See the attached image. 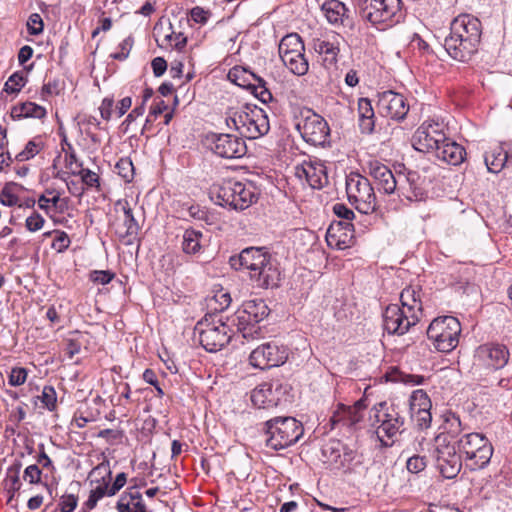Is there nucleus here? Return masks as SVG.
Instances as JSON below:
<instances>
[{"mask_svg": "<svg viewBox=\"0 0 512 512\" xmlns=\"http://www.w3.org/2000/svg\"><path fill=\"white\" fill-rule=\"evenodd\" d=\"M482 35L480 20L470 14L458 15L450 24L444 48L448 55L459 62H469L478 52Z\"/></svg>", "mask_w": 512, "mask_h": 512, "instance_id": "1", "label": "nucleus"}, {"mask_svg": "<svg viewBox=\"0 0 512 512\" xmlns=\"http://www.w3.org/2000/svg\"><path fill=\"white\" fill-rule=\"evenodd\" d=\"M421 288L409 286L400 294L401 306L390 304L383 313V328L389 335L402 336L415 326L423 315Z\"/></svg>", "mask_w": 512, "mask_h": 512, "instance_id": "2", "label": "nucleus"}, {"mask_svg": "<svg viewBox=\"0 0 512 512\" xmlns=\"http://www.w3.org/2000/svg\"><path fill=\"white\" fill-rule=\"evenodd\" d=\"M225 122L228 128L238 131L241 136L248 139H258L267 134L270 129L267 114L255 105L247 104L229 108Z\"/></svg>", "mask_w": 512, "mask_h": 512, "instance_id": "3", "label": "nucleus"}, {"mask_svg": "<svg viewBox=\"0 0 512 512\" xmlns=\"http://www.w3.org/2000/svg\"><path fill=\"white\" fill-rule=\"evenodd\" d=\"M369 422L384 447H391L405 430V418L397 407L387 402L375 404L369 411Z\"/></svg>", "mask_w": 512, "mask_h": 512, "instance_id": "4", "label": "nucleus"}, {"mask_svg": "<svg viewBox=\"0 0 512 512\" xmlns=\"http://www.w3.org/2000/svg\"><path fill=\"white\" fill-rule=\"evenodd\" d=\"M210 194L218 205L236 211L249 208L257 202L259 196L257 188L252 183L234 179H227L214 184L210 189Z\"/></svg>", "mask_w": 512, "mask_h": 512, "instance_id": "5", "label": "nucleus"}, {"mask_svg": "<svg viewBox=\"0 0 512 512\" xmlns=\"http://www.w3.org/2000/svg\"><path fill=\"white\" fill-rule=\"evenodd\" d=\"M359 16L379 30H385L403 19L401 0H359Z\"/></svg>", "mask_w": 512, "mask_h": 512, "instance_id": "6", "label": "nucleus"}, {"mask_svg": "<svg viewBox=\"0 0 512 512\" xmlns=\"http://www.w3.org/2000/svg\"><path fill=\"white\" fill-rule=\"evenodd\" d=\"M266 446L273 450H282L295 444L303 435L300 421L294 417H275L265 422Z\"/></svg>", "mask_w": 512, "mask_h": 512, "instance_id": "7", "label": "nucleus"}, {"mask_svg": "<svg viewBox=\"0 0 512 512\" xmlns=\"http://www.w3.org/2000/svg\"><path fill=\"white\" fill-rule=\"evenodd\" d=\"M199 342L208 352H217L232 338L231 328L216 314H208L195 326Z\"/></svg>", "mask_w": 512, "mask_h": 512, "instance_id": "8", "label": "nucleus"}, {"mask_svg": "<svg viewBox=\"0 0 512 512\" xmlns=\"http://www.w3.org/2000/svg\"><path fill=\"white\" fill-rule=\"evenodd\" d=\"M458 450L464 455L466 465L471 470L486 467L493 455V446L481 433H466L457 440Z\"/></svg>", "mask_w": 512, "mask_h": 512, "instance_id": "9", "label": "nucleus"}, {"mask_svg": "<svg viewBox=\"0 0 512 512\" xmlns=\"http://www.w3.org/2000/svg\"><path fill=\"white\" fill-rule=\"evenodd\" d=\"M461 330V324L456 317H438L428 326L427 337L437 351L449 353L458 346Z\"/></svg>", "mask_w": 512, "mask_h": 512, "instance_id": "10", "label": "nucleus"}, {"mask_svg": "<svg viewBox=\"0 0 512 512\" xmlns=\"http://www.w3.org/2000/svg\"><path fill=\"white\" fill-rule=\"evenodd\" d=\"M269 308L262 299L247 300L242 304V309L236 312L238 331L245 339H256L260 337L261 331L257 324L266 318Z\"/></svg>", "mask_w": 512, "mask_h": 512, "instance_id": "11", "label": "nucleus"}, {"mask_svg": "<svg viewBox=\"0 0 512 512\" xmlns=\"http://www.w3.org/2000/svg\"><path fill=\"white\" fill-rule=\"evenodd\" d=\"M279 56L291 73L304 76L309 70V62L305 57V46L297 33L285 35L278 46Z\"/></svg>", "mask_w": 512, "mask_h": 512, "instance_id": "12", "label": "nucleus"}, {"mask_svg": "<svg viewBox=\"0 0 512 512\" xmlns=\"http://www.w3.org/2000/svg\"><path fill=\"white\" fill-rule=\"evenodd\" d=\"M346 193L349 202L364 214H370L376 210L377 199L370 181L358 174L351 173L346 178Z\"/></svg>", "mask_w": 512, "mask_h": 512, "instance_id": "13", "label": "nucleus"}, {"mask_svg": "<svg viewBox=\"0 0 512 512\" xmlns=\"http://www.w3.org/2000/svg\"><path fill=\"white\" fill-rule=\"evenodd\" d=\"M324 463L344 473L355 472L362 464V456L339 440H330L322 448Z\"/></svg>", "mask_w": 512, "mask_h": 512, "instance_id": "14", "label": "nucleus"}, {"mask_svg": "<svg viewBox=\"0 0 512 512\" xmlns=\"http://www.w3.org/2000/svg\"><path fill=\"white\" fill-rule=\"evenodd\" d=\"M296 128L304 141L312 145L323 146L329 141L330 128L327 121L310 109L301 112Z\"/></svg>", "mask_w": 512, "mask_h": 512, "instance_id": "15", "label": "nucleus"}, {"mask_svg": "<svg viewBox=\"0 0 512 512\" xmlns=\"http://www.w3.org/2000/svg\"><path fill=\"white\" fill-rule=\"evenodd\" d=\"M443 125L434 120L424 121L414 132L411 143L414 149L424 153H434L445 141Z\"/></svg>", "mask_w": 512, "mask_h": 512, "instance_id": "16", "label": "nucleus"}, {"mask_svg": "<svg viewBox=\"0 0 512 512\" xmlns=\"http://www.w3.org/2000/svg\"><path fill=\"white\" fill-rule=\"evenodd\" d=\"M287 349L275 342H267L259 345L249 355V363L252 367L266 370L278 367L286 362Z\"/></svg>", "mask_w": 512, "mask_h": 512, "instance_id": "17", "label": "nucleus"}, {"mask_svg": "<svg viewBox=\"0 0 512 512\" xmlns=\"http://www.w3.org/2000/svg\"><path fill=\"white\" fill-rule=\"evenodd\" d=\"M436 442V464L441 475L447 479L455 478L462 467L461 455L453 445L446 443V437L438 435Z\"/></svg>", "mask_w": 512, "mask_h": 512, "instance_id": "18", "label": "nucleus"}, {"mask_svg": "<svg viewBox=\"0 0 512 512\" xmlns=\"http://www.w3.org/2000/svg\"><path fill=\"white\" fill-rule=\"evenodd\" d=\"M207 141L211 151L221 158H241L247 152L245 141L232 134H212Z\"/></svg>", "mask_w": 512, "mask_h": 512, "instance_id": "19", "label": "nucleus"}, {"mask_svg": "<svg viewBox=\"0 0 512 512\" xmlns=\"http://www.w3.org/2000/svg\"><path fill=\"white\" fill-rule=\"evenodd\" d=\"M228 78L240 87L251 89L263 103L273 99L265 80L244 67H233L228 73Z\"/></svg>", "mask_w": 512, "mask_h": 512, "instance_id": "20", "label": "nucleus"}, {"mask_svg": "<svg viewBox=\"0 0 512 512\" xmlns=\"http://www.w3.org/2000/svg\"><path fill=\"white\" fill-rule=\"evenodd\" d=\"M342 39L341 35L336 32L326 33L312 39V49L318 54L326 69L336 66Z\"/></svg>", "mask_w": 512, "mask_h": 512, "instance_id": "21", "label": "nucleus"}, {"mask_svg": "<svg viewBox=\"0 0 512 512\" xmlns=\"http://www.w3.org/2000/svg\"><path fill=\"white\" fill-rule=\"evenodd\" d=\"M396 192L409 201H421L426 196L424 180L417 171L397 172Z\"/></svg>", "mask_w": 512, "mask_h": 512, "instance_id": "22", "label": "nucleus"}, {"mask_svg": "<svg viewBox=\"0 0 512 512\" xmlns=\"http://www.w3.org/2000/svg\"><path fill=\"white\" fill-rule=\"evenodd\" d=\"M117 214L114 223L115 232L119 238H135L140 230V226L134 217L133 209L126 199H119L114 205Z\"/></svg>", "mask_w": 512, "mask_h": 512, "instance_id": "23", "label": "nucleus"}, {"mask_svg": "<svg viewBox=\"0 0 512 512\" xmlns=\"http://www.w3.org/2000/svg\"><path fill=\"white\" fill-rule=\"evenodd\" d=\"M377 104L379 112L383 116L393 120H403L409 111V105L405 97L392 90H386L380 93Z\"/></svg>", "mask_w": 512, "mask_h": 512, "instance_id": "24", "label": "nucleus"}, {"mask_svg": "<svg viewBox=\"0 0 512 512\" xmlns=\"http://www.w3.org/2000/svg\"><path fill=\"white\" fill-rule=\"evenodd\" d=\"M510 352L504 344L486 343L476 350V357L486 367L502 369L508 363Z\"/></svg>", "mask_w": 512, "mask_h": 512, "instance_id": "25", "label": "nucleus"}, {"mask_svg": "<svg viewBox=\"0 0 512 512\" xmlns=\"http://www.w3.org/2000/svg\"><path fill=\"white\" fill-rule=\"evenodd\" d=\"M295 176L313 189H320L327 182L325 166L318 160H305L295 167Z\"/></svg>", "mask_w": 512, "mask_h": 512, "instance_id": "26", "label": "nucleus"}, {"mask_svg": "<svg viewBox=\"0 0 512 512\" xmlns=\"http://www.w3.org/2000/svg\"><path fill=\"white\" fill-rule=\"evenodd\" d=\"M249 277L258 288H275L280 285L281 272L276 260L270 257L256 271L249 272Z\"/></svg>", "mask_w": 512, "mask_h": 512, "instance_id": "27", "label": "nucleus"}, {"mask_svg": "<svg viewBox=\"0 0 512 512\" xmlns=\"http://www.w3.org/2000/svg\"><path fill=\"white\" fill-rule=\"evenodd\" d=\"M368 174L374 179L378 190L383 191L385 194H392L396 192V177L388 166L378 160H370L367 163Z\"/></svg>", "mask_w": 512, "mask_h": 512, "instance_id": "28", "label": "nucleus"}, {"mask_svg": "<svg viewBox=\"0 0 512 512\" xmlns=\"http://www.w3.org/2000/svg\"><path fill=\"white\" fill-rule=\"evenodd\" d=\"M327 21L334 26L353 27V18L350 9L339 0H325L321 5Z\"/></svg>", "mask_w": 512, "mask_h": 512, "instance_id": "29", "label": "nucleus"}, {"mask_svg": "<svg viewBox=\"0 0 512 512\" xmlns=\"http://www.w3.org/2000/svg\"><path fill=\"white\" fill-rule=\"evenodd\" d=\"M433 154L437 159L456 166L464 161L466 151L463 146L445 136V141L437 147Z\"/></svg>", "mask_w": 512, "mask_h": 512, "instance_id": "30", "label": "nucleus"}, {"mask_svg": "<svg viewBox=\"0 0 512 512\" xmlns=\"http://www.w3.org/2000/svg\"><path fill=\"white\" fill-rule=\"evenodd\" d=\"M118 512H149L138 486H130L117 502Z\"/></svg>", "mask_w": 512, "mask_h": 512, "instance_id": "31", "label": "nucleus"}, {"mask_svg": "<svg viewBox=\"0 0 512 512\" xmlns=\"http://www.w3.org/2000/svg\"><path fill=\"white\" fill-rule=\"evenodd\" d=\"M326 241L329 247L338 250L349 248L354 241V233L348 228H339V224H330Z\"/></svg>", "mask_w": 512, "mask_h": 512, "instance_id": "32", "label": "nucleus"}, {"mask_svg": "<svg viewBox=\"0 0 512 512\" xmlns=\"http://www.w3.org/2000/svg\"><path fill=\"white\" fill-rule=\"evenodd\" d=\"M271 255L264 248L249 247L241 251L239 255L240 266L248 272L256 271L259 266L264 265Z\"/></svg>", "mask_w": 512, "mask_h": 512, "instance_id": "33", "label": "nucleus"}, {"mask_svg": "<svg viewBox=\"0 0 512 512\" xmlns=\"http://www.w3.org/2000/svg\"><path fill=\"white\" fill-rule=\"evenodd\" d=\"M47 111L46 109L38 105L34 102H24L18 105H15L11 109V117L13 119H22V118H35V119H43L46 117Z\"/></svg>", "mask_w": 512, "mask_h": 512, "instance_id": "34", "label": "nucleus"}, {"mask_svg": "<svg viewBox=\"0 0 512 512\" xmlns=\"http://www.w3.org/2000/svg\"><path fill=\"white\" fill-rule=\"evenodd\" d=\"M509 153L503 146H496L485 153L484 160L487 169L492 173H499L509 161Z\"/></svg>", "mask_w": 512, "mask_h": 512, "instance_id": "35", "label": "nucleus"}, {"mask_svg": "<svg viewBox=\"0 0 512 512\" xmlns=\"http://www.w3.org/2000/svg\"><path fill=\"white\" fill-rule=\"evenodd\" d=\"M362 419V413H358L351 406L344 404H338L337 409L334 411L331 422L333 426L342 423L345 426H353L360 422Z\"/></svg>", "mask_w": 512, "mask_h": 512, "instance_id": "36", "label": "nucleus"}, {"mask_svg": "<svg viewBox=\"0 0 512 512\" xmlns=\"http://www.w3.org/2000/svg\"><path fill=\"white\" fill-rule=\"evenodd\" d=\"M272 386L270 382H263L251 391V402L259 409L273 408Z\"/></svg>", "mask_w": 512, "mask_h": 512, "instance_id": "37", "label": "nucleus"}, {"mask_svg": "<svg viewBox=\"0 0 512 512\" xmlns=\"http://www.w3.org/2000/svg\"><path fill=\"white\" fill-rule=\"evenodd\" d=\"M359 127L363 133H372L374 130V110L367 98L358 101Z\"/></svg>", "mask_w": 512, "mask_h": 512, "instance_id": "38", "label": "nucleus"}, {"mask_svg": "<svg viewBox=\"0 0 512 512\" xmlns=\"http://www.w3.org/2000/svg\"><path fill=\"white\" fill-rule=\"evenodd\" d=\"M22 191H24V187L18 183H6L0 191V203L8 207L19 205V195Z\"/></svg>", "mask_w": 512, "mask_h": 512, "instance_id": "39", "label": "nucleus"}, {"mask_svg": "<svg viewBox=\"0 0 512 512\" xmlns=\"http://www.w3.org/2000/svg\"><path fill=\"white\" fill-rule=\"evenodd\" d=\"M111 468L110 461L103 456V460L94 467L88 476L90 486H93L94 483L101 484L102 482H106V484H110L111 482Z\"/></svg>", "mask_w": 512, "mask_h": 512, "instance_id": "40", "label": "nucleus"}, {"mask_svg": "<svg viewBox=\"0 0 512 512\" xmlns=\"http://www.w3.org/2000/svg\"><path fill=\"white\" fill-rule=\"evenodd\" d=\"M105 496H111L109 485L106 484V482H102L101 484L94 483V485L91 486L88 499L83 503V509L86 511L93 510L97 506V503Z\"/></svg>", "mask_w": 512, "mask_h": 512, "instance_id": "41", "label": "nucleus"}, {"mask_svg": "<svg viewBox=\"0 0 512 512\" xmlns=\"http://www.w3.org/2000/svg\"><path fill=\"white\" fill-rule=\"evenodd\" d=\"M202 233L194 229H187L183 234L182 249L186 254H195L201 249Z\"/></svg>", "mask_w": 512, "mask_h": 512, "instance_id": "42", "label": "nucleus"}, {"mask_svg": "<svg viewBox=\"0 0 512 512\" xmlns=\"http://www.w3.org/2000/svg\"><path fill=\"white\" fill-rule=\"evenodd\" d=\"M270 385L272 386L273 407L289 401L291 386L288 383L275 380L270 382Z\"/></svg>", "mask_w": 512, "mask_h": 512, "instance_id": "43", "label": "nucleus"}, {"mask_svg": "<svg viewBox=\"0 0 512 512\" xmlns=\"http://www.w3.org/2000/svg\"><path fill=\"white\" fill-rule=\"evenodd\" d=\"M462 423L460 417L454 413L449 414L443 425V432L439 435H443L446 437V442L448 438H456L462 432Z\"/></svg>", "mask_w": 512, "mask_h": 512, "instance_id": "44", "label": "nucleus"}, {"mask_svg": "<svg viewBox=\"0 0 512 512\" xmlns=\"http://www.w3.org/2000/svg\"><path fill=\"white\" fill-rule=\"evenodd\" d=\"M44 148L41 138L36 137L30 140L24 149L15 156V160L24 162L35 157Z\"/></svg>", "mask_w": 512, "mask_h": 512, "instance_id": "45", "label": "nucleus"}, {"mask_svg": "<svg viewBox=\"0 0 512 512\" xmlns=\"http://www.w3.org/2000/svg\"><path fill=\"white\" fill-rule=\"evenodd\" d=\"M410 411H421L424 409H431L432 403L428 394L422 390L417 389L412 392L410 399Z\"/></svg>", "mask_w": 512, "mask_h": 512, "instance_id": "46", "label": "nucleus"}, {"mask_svg": "<svg viewBox=\"0 0 512 512\" xmlns=\"http://www.w3.org/2000/svg\"><path fill=\"white\" fill-rule=\"evenodd\" d=\"M72 174L80 176L82 183L87 188H95L98 192L101 190L100 177L96 172L88 168H81L79 171H72Z\"/></svg>", "mask_w": 512, "mask_h": 512, "instance_id": "47", "label": "nucleus"}, {"mask_svg": "<svg viewBox=\"0 0 512 512\" xmlns=\"http://www.w3.org/2000/svg\"><path fill=\"white\" fill-rule=\"evenodd\" d=\"M115 170L125 182H131L134 178V166L131 159L128 157L120 158L115 165Z\"/></svg>", "mask_w": 512, "mask_h": 512, "instance_id": "48", "label": "nucleus"}, {"mask_svg": "<svg viewBox=\"0 0 512 512\" xmlns=\"http://www.w3.org/2000/svg\"><path fill=\"white\" fill-rule=\"evenodd\" d=\"M26 82L27 78L22 72H15L6 81L4 85V91L9 94H16L20 92L22 87L25 86Z\"/></svg>", "mask_w": 512, "mask_h": 512, "instance_id": "49", "label": "nucleus"}, {"mask_svg": "<svg viewBox=\"0 0 512 512\" xmlns=\"http://www.w3.org/2000/svg\"><path fill=\"white\" fill-rule=\"evenodd\" d=\"M43 406L49 411H54L57 407V393L53 386L43 387L42 394L39 397Z\"/></svg>", "mask_w": 512, "mask_h": 512, "instance_id": "50", "label": "nucleus"}, {"mask_svg": "<svg viewBox=\"0 0 512 512\" xmlns=\"http://www.w3.org/2000/svg\"><path fill=\"white\" fill-rule=\"evenodd\" d=\"M47 194H53L52 211L63 214L69 207L70 199L68 197H61V193L55 189H46Z\"/></svg>", "mask_w": 512, "mask_h": 512, "instance_id": "51", "label": "nucleus"}, {"mask_svg": "<svg viewBox=\"0 0 512 512\" xmlns=\"http://www.w3.org/2000/svg\"><path fill=\"white\" fill-rule=\"evenodd\" d=\"M28 377V371L24 367H13L8 375V384L12 387L23 385Z\"/></svg>", "mask_w": 512, "mask_h": 512, "instance_id": "52", "label": "nucleus"}, {"mask_svg": "<svg viewBox=\"0 0 512 512\" xmlns=\"http://www.w3.org/2000/svg\"><path fill=\"white\" fill-rule=\"evenodd\" d=\"M71 240L65 231L55 230V236L52 241L51 247L58 253H62L68 249Z\"/></svg>", "mask_w": 512, "mask_h": 512, "instance_id": "53", "label": "nucleus"}, {"mask_svg": "<svg viewBox=\"0 0 512 512\" xmlns=\"http://www.w3.org/2000/svg\"><path fill=\"white\" fill-rule=\"evenodd\" d=\"M62 89L63 87L58 79L49 80L42 86L41 99L47 100V98L50 96L59 95Z\"/></svg>", "mask_w": 512, "mask_h": 512, "instance_id": "54", "label": "nucleus"}, {"mask_svg": "<svg viewBox=\"0 0 512 512\" xmlns=\"http://www.w3.org/2000/svg\"><path fill=\"white\" fill-rule=\"evenodd\" d=\"M165 40L168 44L178 51H182L187 44V37L179 32L171 31L169 34L165 35Z\"/></svg>", "mask_w": 512, "mask_h": 512, "instance_id": "55", "label": "nucleus"}, {"mask_svg": "<svg viewBox=\"0 0 512 512\" xmlns=\"http://www.w3.org/2000/svg\"><path fill=\"white\" fill-rule=\"evenodd\" d=\"M133 46L132 37L125 38L118 46L119 51L111 54V57L115 60L124 61L128 58L130 51Z\"/></svg>", "mask_w": 512, "mask_h": 512, "instance_id": "56", "label": "nucleus"}, {"mask_svg": "<svg viewBox=\"0 0 512 512\" xmlns=\"http://www.w3.org/2000/svg\"><path fill=\"white\" fill-rule=\"evenodd\" d=\"M44 24L38 13H33L27 21V30L30 35H39L43 32Z\"/></svg>", "mask_w": 512, "mask_h": 512, "instance_id": "57", "label": "nucleus"}, {"mask_svg": "<svg viewBox=\"0 0 512 512\" xmlns=\"http://www.w3.org/2000/svg\"><path fill=\"white\" fill-rule=\"evenodd\" d=\"M431 409H424L421 411H411V416L421 429L428 428L431 424L432 415Z\"/></svg>", "mask_w": 512, "mask_h": 512, "instance_id": "58", "label": "nucleus"}, {"mask_svg": "<svg viewBox=\"0 0 512 512\" xmlns=\"http://www.w3.org/2000/svg\"><path fill=\"white\" fill-rule=\"evenodd\" d=\"M114 276V273L110 271L94 270L90 272L89 279L95 284L106 285L112 281Z\"/></svg>", "mask_w": 512, "mask_h": 512, "instance_id": "59", "label": "nucleus"}, {"mask_svg": "<svg viewBox=\"0 0 512 512\" xmlns=\"http://www.w3.org/2000/svg\"><path fill=\"white\" fill-rule=\"evenodd\" d=\"M427 462L425 457L414 455L407 460L406 467L411 473H419L426 468Z\"/></svg>", "mask_w": 512, "mask_h": 512, "instance_id": "60", "label": "nucleus"}, {"mask_svg": "<svg viewBox=\"0 0 512 512\" xmlns=\"http://www.w3.org/2000/svg\"><path fill=\"white\" fill-rule=\"evenodd\" d=\"M45 224V219L37 212H33L30 216L26 218L25 226L28 231L36 232L43 228Z\"/></svg>", "mask_w": 512, "mask_h": 512, "instance_id": "61", "label": "nucleus"}, {"mask_svg": "<svg viewBox=\"0 0 512 512\" xmlns=\"http://www.w3.org/2000/svg\"><path fill=\"white\" fill-rule=\"evenodd\" d=\"M168 106L164 100H159L150 109L149 115L146 118L144 129L148 128V125L152 123L159 115L167 110Z\"/></svg>", "mask_w": 512, "mask_h": 512, "instance_id": "62", "label": "nucleus"}, {"mask_svg": "<svg viewBox=\"0 0 512 512\" xmlns=\"http://www.w3.org/2000/svg\"><path fill=\"white\" fill-rule=\"evenodd\" d=\"M78 504V497L73 494H66L60 498L59 508L61 512H73Z\"/></svg>", "mask_w": 512, "mask_h": 512, "instance_id": "63", "label": "nucleus"}, {"mask_svg": "<svg viewBox=\"0 0 512 512\" xmlns=\"http://www.w3.org/2000/svg\"><path fill=\"white\" fill-rule=\"evenodd\" d=\"M190 19L198 24H206L211 13L209 10H205L202 7L196 6L190 10Z\"/></svg>", "mask_w": 512, "mask_h": 512, "instance_id": "64", "label": "nucleus"}]
</instances>
